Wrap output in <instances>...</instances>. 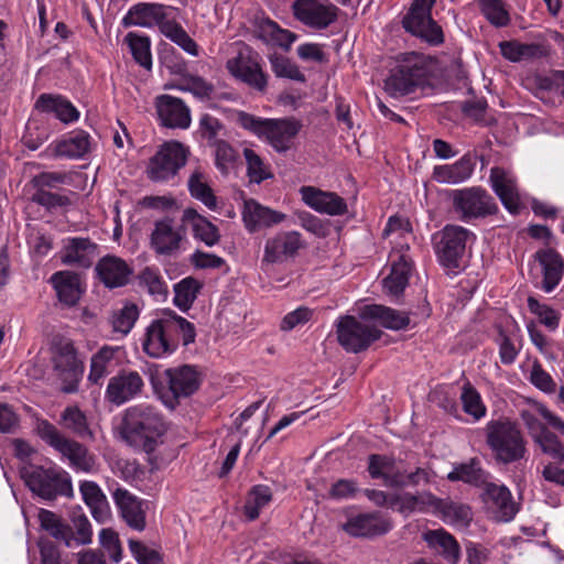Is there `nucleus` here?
Listing matches in <instances>:
<instances>
[{"mask_svg": "<svg viewBox=\"0 0 564 564\" xmlns=\"http://www.w3.org/2000/svg\"><path fill=\"white\" fill-rule=\"evenodd\" d=\"M292 12L304 26L323 31L338 20L340 9L330 0H294Z\"/></svg>", "mask_w": 564, "mask_h": 564, "instance_id": "obj_13", "label": "nucleus"}, {"mask_svg": "<svg viewBox=\"0 0 564 564\" xmlns=\"http://www.w3.org/2000/svg\"><path fill=\"white\" fill-rule=\"evenodd\" d=\"M112 499L122 519L133 530L142 531L145 528V509L143 501L124 488H117Z\"/></svg>", "mask_w": 564, "mask_h": 564, "instance_id": "obj_28", "label": "nucleus"}, {"mask_svg": "<svg viewBox=\"0 0 564 564\" xmlns=\"http://www.w3.org/2000/svg\"><path fill=\"white\" fill-rule=\"evenodd\" d=\"M361 317L378 322L381 326L393 330L403 329L410 324L406 313L378 304L366 305L361 311Z\"/></svg>", "mask_w": 564, "mask_h": 564, "instance_id": "obj_38", "label": "nucleus"}, {"mask_svg": "<svg viewBox=\"0 0 564 564\" xmlns=\"http://www.w3.org/2000/svg\"><path fill=\"white\" fill-rule=\"evenodd\" d=\"M96 245L87 238H67L64 241L62 262L88 268L94 259Z\"/></svg>", "mask_w": 564, "mask_h": 564, "instance_id": "obj_36", "label": "nucleus"}, {"mask_svg": "<svg viewBox=\"0 0 564 564\" xmlns=\"http://www.w3.org/2000/svg\"><path fill=\"white\" fill-rule=\"evenodd\" d=\"M453 207L459 219L469 223L496 213L492 197L480 187H468L452 192Z\"/></svg>", "mask_w": 564, "mask_h": 564, "instance_id": "obj_14", "label": "nucleus"}, {"mask_svg": "<svg viewBox=\"0 0 564 564\" xmlns=\"http://www.w3.org/2000/svg\"><path fill=\"white\" fill-rule=\"evenodd\" d=\"M460 400L465 413L473 416L475 421H479L486 416L487 408L479 392L470 383L464 384Z\"/></svg>", "mask_w": 564, "mask_h": 564, "instance_id": "obj_55", "label": "nucleus"}, {"mask_svg": "<svg viewBox=\"0 0 564 564\" xmlns=\"http://www.w3.org/2000/svg\"><path fill=\"white\" fill-rule=\"evenodd\" d=\"M143 384L139 372L122 371L109 380L105 397L110 403L121 405L141 393Z\"/></svg>", "mask_w": 564, "mask_h": 564, "instance_id": "obj_23", "label": "nucleus"}, {"mask_svg": "<svg viewBox=\"0 0 564 564\" xmlns=\"http://www.w3.org/2000/svg\"><path fill=\"white\" fill-rule=\"evenodd\" d=\"M532 441L555 460H564V420L545 404L533 402L520 413Z\"/></svg>", "mask_w": 564, "mask_h": 564, "instance_id": "obj_2", "label": "nucleus"}, {"mask_svg": "<svg viewBox=\"0 0 564 564\" xmlns=\"http://www.w3.org/2000/svg\"><path fill=\"white\" fill-rule=\"evenodd\" d=\"M53 364L63 381L62 391L65 393L76 392L84 372V365L78 359L72 341L63 339L54 345Z\"/></svg>", "mask_w": 564, "mask_h": 564, "instance_id": "obj_15", "label": "nucleus"}, {"mask_svg": "<svg viewBox=\"0 0 564 564\" xmlns=\"http://www.w3.org/2000/svg\"><path fill=\"white\" fill-rule=\"evenodd\" d=\"M534 257L542 267V289L550 293L563 279L564 259L556 250L551 248L536 251Z\"/></svg>", "mask_w": 564, "mask_h": 564, "instance_id": "obj_31", "label": "nucleus"}, {"mask_svg": "<svg viewBox=\"0 0 564 564\" xmlns=\"http://www.w3.org/2000/svg\"><path fill=\"white\" fill-rule=\"evenodd\" d=\"M139 317V310L134 304H124L112 315L113 330L122 335L130 333Z\"/></svg>", "mask_w": 564, "mask_h": 564, "instance_id": "obj_59", "label": "nucleus"}, {"mask_svg": "<svg viewBox=\"0 0 564 564\" xmlns=\"http://www.w3.org/2000/svg\"><path fill=\"white\" fill-rule=\"evenodd\" d=\"M402 464L386 455L372 454L368 458V471L371 478L382 479L389 487H397L402 484L400 471Z\"/></svg>", "mask_w": 564, "mask_h": 564, "instance_id": "obj_37", "label": "nucleus"}, {"mask_svg": "<svg viewBox=\"0 0 564 564\" xmlns=\"http://www.w3.org/2000/svg\"><path fill=\"white\" fill-rule=\"evenodd\" d=\"M246 229L254 234L285 220L286 215L263 206L254 199L245 200L241 212Z\"/></svg>", "mask_w": 564, "mask_h": 564, "instance_id": "obj_26", "label": "nucleus"}, {"mask_svg": "<svg viewBox=\"0 0 564 564\" xmlns=\"http://www.w3.org/2000/svg\"><path fill=\"white\" fill-rule=\"evenodd\" d=\"M117 350L113 347H102L93 356L88 376L89 381L98 383L110 372Z\"/></svg>", "mask_w": 564, "mask_h": 564, "instance_id": "obj_51", "label": "nucleus"}, {"mask_svg": "<svg viewBox=\"0 0 564 564\" xmlns=\"http://www.w3.org/2000/svg\"><path fill=\"white\" fill-rule=\"evenodd\" d=\"M269 62L271 64V69L276 77L288 78L296 82L305 80L304 74L290 58L279 54H271L269 56Z\"/></svg>", "mask_w": 564, "mask_h": 564, "instance_id": "obj_57", "label": "nucleus"}, {"mask_svg": "<svg viewBox=\"0 0 564 564\" xmlns=\"http://www.w3.org/2000/svg\"><path fill=\"white\" fill-rule=\"evenodd\" d=\"M162 34L172 42L182 47L192 56L198 55V46L196 42L187 34V32L177 22L170 20L169 23L162 25Z\"/></svg>", "mask_w": 564, "mask_h": 564, "instance_id": "obj_53", "label": "nucleus"}, {"mask_svg": "<svg viewBox=\"0 0 564 564\" xmlns=\"http://www.w3.org/2000/svg\"><path fill=\"white\" fill-rule=\"evenodd\" d=\"M34 430L36 435L66 458L73 468L85 473L95 469V456L83 444L63 435L50 421L36 419Z\"/></svg>", "mask_w": 564, "mask_h": 564, "instance_id": "obj_8", "label": "nucleus"}, {"mask_svg": "<svg viewBox=\"0 0 564 564\" xmlns=\"http://www.w3.org/2000/svg\"><path fill=\"white\" fill-rule=\"evenodd\" d=\"M257 37L267 45L279 46L288 51L296 41L297 35L290 30L282 29L272 20H264L258 25Z\"/></svg>", "mask_w": 564, "mask_h": 564, "instance_id": "obj_43", "label": "nucleus"}, {"mask_svg": "<svg viewBox=\"0 0 564 564\" xmlns=\"http://www.w3.org/2000/svg\"><path fill=\"white\" fill-rule=\"evenodd\" d=\"M502 56L510 62L535 58L544 55L543 46L539 44H525L518 41H505L499 43Z\"/></svg>", "mask_w": 564, "mask_h": 564, "instance_id": "obj_49", "label": "nucleus"}, {"mask_svg": "<svg viewBox=\"0 0 564 564\" xmlns=\"http://www.w3.org/2000/svg\"><path fill=\"white\" fill-rule=\"evenodd\" d=\"M303 247L297 231H281L264 242L262 265L280 264L294 258Z\"/></svg>", "mask_w": 564, "mask_h": 564, "instance_id": "obj_19", "label": "nucleus"}, {"mask_svg": "<svg viewBox=\"0 0 564 564\" xmlns=\"http://www.w3.org/2000/svg\"><path fill=\"white\" fill-rule=\"evenodd\" d=\"M228 72L237 79L258 91H264L268 86V74L263 72L259 55L249 47L239 51L237 56L227 61Z\"/></svg>", "mask_w": 564, "mask_h": 564, "instance_id": "obj_17", "label": "nucleus"}, {"mask_svg": "<svg viewBox=\"0 0 564 564\" xmlns=\"http://www.w3.org/2000/svg\"><path fill=\"white\" fill-rule=\"evenodd\" d=\"M79 490L93 517L98 522H106L110 517V507L100 487L94 481H83Z\"/></svg>", "mask_w": 564, "mask_h": 564, "instance_id": "obj_42", "label": "nucleus"}, {"mask_svg": "<svg viewBox=\"0 0 564 564\" xmlns=\"http://www.w3.org/2000/svg\"><path fill=\"white\" fill-rule=\"evenodd\" d=\"M302 200L317 213L341 216L348 210L346 200L334 192H325L314 186L300 188Z\"/></svg>", "mask_w": 564, "mask_h": 564, "instance_id": "obj_22", "label": "nucleus"}, {"mask_svg": "<svg viewBox=\"0 0 564 564\" xmlns=\"http://www.w3.org/2000/svg\"><path fill=\"white\" fill-rule=\"evenodd\" d=\"M167 8L160 3H138L131 7L123 18L124 25H135L141 28L159 26L162 32V25L169 23Z\"/></svg>", "mask_w": 564, "mask_h": 564, "instance_id": "obj_29", "label": "nucleus"}, {"mask_svg": "<svg viewBox=\"0 0 564 564\" xmlns=\"http://www.w3.org/2000/svg\"><path fill=\"white\" fill-rule=\"evenodd\" d=\"M89 149V134L83 130H78L62 139L51 142L44 150L43 155L48 159H79L83 158Z\"/></svg>", "mask_w": 564, "mask_h": 564, "instance_id": "obj_25", "label": "nucleus"}, {"mask_svg": "<svg viewBox=\"0 0 564 564\" xmlns=\"http://www.w3.org/2000/svg\"><path fill=\"white\" fill-rule=\"evenodd\" d=\"M195 337V327L191 322L172 310H165L144 328L141 345L145 355L161 359L177 349L180 338L187 346L194 343Z\"/></svg>", "mask_w": 564, "mask_h": 564, "instance_id": "obj_1", "label": "nucleus"}, {"mask_svg": "<svg viewBox=\"0 0 564 564\" xmlns=\"http://www.w3.org/2000/svg\"><path fill=\"white\" fill-rule=\"evenodd\" d=\"M435 0H414L408 14L403 18V28L411 34L421 37L431 45L443 43L441 26L431 18V9Z\"/></svg>", "mask_w": 564, "mask_h": 564, "instance_id": "obj_12", "label": "nucleus"}, {"mask_svg": "<svg viewBox=\"0 0 564 564\" xmlns=\"http://www.w3.org/2000/svg\"><path fill=\"white\" fill-rule=\"evenodd\" d=\"M481 13L495 26H506L510 17L501 0H477Z\"/></svg>", "mask_w": 564, "mask_h": 564, "instance_id": "obj_58", "label": "nucleus"}, {"mask_svg": "<svg viewBox=\"0 0 564 564\" xmlns=\"http://www.w3.org/2000/svg\"><path fill=\"white\" fill-rule=\"evenodd\" d=\"M447 479L480 486L486 482L487 474L480 467L479 460L471 458L466 463L454 466L453 470L447 474Z\"/></svg>", "mask_w": 564, "mask_h": 564, "instance_id": "obj_48", "label": "nucleus"}, {"mask_svg": "<svg viewBox=\"0 0 564 564\" xmlns=\"http://www.w3.org/2000/svg\"><path fill=\"white\" fill-rule=\"evenodd\" d=\"M188 150L177 141H166L159 147L145 166L147 177L154 183H167L175 178L186 164Z\"/></svg>", "mask_w": 564, "mask_h": 564, "instance_id": "obj_10", "label": "nucleus"}, {"mask_svg": "<svg viewBox=\"0 0 564 564\" xmlns=\"http://www.w3.org/2000/svg\"><path fill=\"white\" fill-rule=\"evenodd\" d=\"M35 108L41 112L54 116L65 124L79 119V111L76 107L59 95L42 94L35 102Z\"/></svg>", "mask_w": 564, "mask_h": 564, "instance_id": "obj_34", "label": "nucleus"}, {"mask_svg": "<svg viewBox=\"0 0 564 564\" xmlns=\"http://www.w3.org/2000/svg\"><path fill=\"white\" fill-rule=\"evenodd\" d=\"M99 543L112 562L119 563L122 560L121 543L113 530L102 529L99 532Z\"/></svg>", "mask_w": 564, "mask_h": 564, "instance_id": "obj_62", "label": "nucleus"}, {"mask_svg": "<svg viewBox=\"0 0 564 564\" xmlns=\"http://www.w3.org/2000/svg\"><path fill=\"white\" fill-rule=\"evenodd\" d=\"M176 88L181 91L191 93L198 99H209L214 86L198 76H185L177 84Z\"/></svg>", "mask_w": 564, "mask_h": 564, "instance_id": "obj_60", "label": "nucleus"}, {"mask_svg": "<svg viewBox=\"0 0 564 564\" xmlns=\"http://www.w3.org/2000/svg\"><path fill=\"white\" fill-rule=\"evenodd\" d=\"M59 424L79 438H95L87 415L77 405H69L63 410Z\"/></svg>", "mask_w": 564, "mask_h": 564, "instance_id": "obj_44", "label": "nucleus"}, {"mask_svg": "<svg viewBox=\"0 0 564 564\" xmlns=\"http://www.w3.org/2000/svg\"><path fill=\"white\" fill-rule=\"evenodd\" d=\"M433 62L425 55L408 53L386 80V90L393 97L404 96L423 88L430 82Z\"/></svg>", "mask_w": 564, "mask_h": 564, "instance_id": "obj_7", "label": "nucleus"}, {"mask_svg": "<svg viewBox=\"0 0 564 564\" xmlns=\"http://www.w3.org/2000/svg\"><path fill=\"white\" fill-rule=\"evenodd\" d=\"M474 169V160L469 155H464L452 164L434 166L432 177L441 184L456 185L467 181Z\"/></svg>", "mask_w": 564, "mask_h": 564, "instance_id": "obj_35", "label": "nucleus"}, {"mask_svg": "<svg viewBox=\"0 0 564 564\" xmlns=\"http://www.w3.org/2000/svg\"><path fill=\"white\" fill-rule=\"evenodd\" d=\"M165 431L161 414L150 405H135L126 411L121 438L130 446L145 453L153 452Z\"/></svg>", "mask_w": 564, "mask_h": 564, "instance_id": "obj_3", "label": "nucleus"}, {"mask_svg": "<svg viewBox=\"0 0 564 564\" xmlns=\"http://www.w3.org/2000/svg\"><path fill=\"white\" fill-rule=\"evenodd\" d=\"M50 282L59 302L66 306L76 305L85 291L80 276L72 271L55 272Z\"/></svg>", "mask_w": 564, "mask_h": 564, "instance_id": "obj_30", "label": "nucleus"}, {"mask_svg": "<svg viewBox=\"0 0 564 564\" xmlns=\"http://www.w3.org/2000/svg\"><path fill=\"white\" fill-rule=\"evenodd\" d=\"M434 514L456 528H467L473 520V511L468 505L438 498Z\"/></svg>", "mask_w": 564, "mask_h": 564, "instance_id": "obj_41", "label": "nucleus"}, {"mask_svg": "<svg viewBox=\"0 0 564 564\" xmlns=\"http://www.w3.org/2000/svg\"><path fill=\"white\" fill-rule=\"evenodd\" d=\"M389 260L391 263V271L390 274L383 279V288L388 294L398 296L408 285L412 270V260L409 256V245L402 243L400 249L392 248Z\"/></svg>", "mask_w": 564, "mask_h": 564, "instance_id": "obj_21", "label": "nucleus"}, {"mask_svg": "<svg viewBox=\"0 0 564 564\" xmlns=\"http://www.w3.org/2000/svg\"><path fill=\"white\" fill-rule=\"evenodd\" d=\"M37 519L43 530L47 531L53 538L64 540L67 545L69 544L67 541L68 527L56 513L46 509H40Z\"/></svg>", "mask_w": 564, "mask_h": 564, "instance_id": "obj_56", "label": "nucleus"}, {"mask_svg": "<svg viewBox=\"0 0 564 564\" xmlns=\"http://www.w3.org/2000/svg\"><path fill=\"white\" fill-rule=\"evenodd\" d=\"M271 500L272 491L268 486H253L245 505V514L249 520L257 519L260 514V511L267 507Z\"/></svg>", "mask_w": 564, "mask_h": 564, "instance_id": "obj_52", "label": "nucleus"}, {"mask_svg": "<svg viewBox=\"0 0 564 564\" xmlns=\"http://www.w3.org/2000/svg\"><path fill=\"white\" fill-rule=\"evenodd\" d=\"M96 271L104 284L110 289L127 284L132 273L126 261L115 256L100 259L96 265Z\"/></svg>", "mask_w": 564, "mask_h": 564, "instance_id": "obj_33", "label": "nucleus"}, {"mask_svg": "<svg viewBox=\"0 0 564 564\" xmlns=\"http://www.w3.org/2000/svg\"><path fill=\"white\" fill-rule=\"evenodd\" d=\"M203 284L196 278L186 276L173 286L174 305L182 312H187L196 301Z\"/></svg>", "mask_w": 564, "mask_h": 564, "instance_id": "obj_45", "label": "nucleus"}, {"mask_svg": "<svg viewBox=\"0 0 564 564\" xmlns=\"http://www.w3.org/2000/svg\"><path fill=\"white\" fill-rule=\"evenodd\" d=\"M383 235L387 237L395 235V238H400L401 241H395V246L393 247L400 249L402 243L409 245L408 239L411 237L410 224L401 217L391 216L383 230Z\"/></svg>", "mask_w": 564, "mask_h": 564, "instance_id": "obj_63", "label": "nucleus"}, {"mask_svg": "<svg viewBox=\"0 0 564 564\" xmlns=\"http://www.w3.org/2000/svg\"><path fill=\"white\" fill-rule=\"evenodd\" d=\"M476 240L474 231L459 225H446L434 236L437 261L448 273L457 274Z\"/></svg>", "mask_w": 564, "mask_h": 564, "instance_id": "obj_4", "label": "nucleus"}, {"mask_svg": "<svg viewBox=\"0 0 564 564\" xmlns=\"http://www.w3.org/2000/svg\"><path fill=\"white\" fill-rule=\"evenodd\" d=\"M486 442L497 462L511 464L524 458L527 441L516 423L491 420L485 426Z\"/></svg>", "mask_w": 564, "mask_h": 564, "instance_id": "obj_6", "label": "nucleus"}, {"mask_svg": "<svg viewBox=\"0 0 564 564\" xmlns=\"http://www.w3.org/2000/svg\"><path fill=\"white\" fill-rule=\"evenodd\" d=\"M243 156L247 163V175L250 182L259 184L273 176L270 166L264 163L262 158L256 153L254 150L245 148Z\"/></svg>", "mask_w": 564, "mask_h": 564, "instance_id": "obj_54", "label": "nucleus"}, {"mask_svg": "<svg viewBox=\"0 0 564 564\" xmlns=\"http://www.w3.org/2000/svg\"><path fill=\"white\" fill-rule=\"evenodd\" d=\"M182 223L189 226L195 239L203 241L206 246L213 247L218 243L220 235L217 227L194 208H186L182 214Z\"/></svg>", "mask_w": 564, "mask_h": 564, "instance_id": "obj_39", "label": "nucleus"}, {"mask_svg": "<svg viewBox=\"0 0 564 564\" xmlns=\"http://www.w3.org/2000/svg\"><path fill=\"white\" fill-rule=\"evenodd\" d=\"M187 241L186 228L172 217L154 221L150 234V248L156 256L175 257Z\"/></svg>", "mask_w": 564, "mask_h": 564, "instance_id": "obj_11", "label": "nucleus"}, {"mask_svg": "<svg viewBox=\"0 0 564 564\" xmlns=\"http://www.w3.org/2000/svg\"><path fill=\"white\" fill-rule=\"evenodd\" d=\"M170 395L164 403L174 408L178 399L194 394L202 383V375L196 367L183 365L164 371Z\"/></svg>", "mask_w": 564, "mask_h": 564, "instance_id": "obj_18", "label": "nucleus"}, {"mask_svg": "<svg viewBox=\"0 0 564 564\" xmlns=\"http://www.w3.org/2000/svg\"><path fill=\"white\" fill-rule=\"evenodd\" d=\"M490 181L494 191L501 199L503 206L513 214L518 213L521 203L513 175L503 169L492 167L490 171Z\"/></svg>", "mask_w": 564, "mask_h": 564, "instance_id": "obj_32", "label": "nucleus"}, {"mask_svg": "<svg viewBox=\"0 0 564 564\" xmlns=\"http://www.w3.org/2000/svg\"><path fill=\"white\" fill-rule=\"evenodd\" d=\"M140 280L150 294L156 296H165L167 294L166 283L156 270L151 268L144 269L140 275Z\"/></svg>", "mask_w": 564, "mask_h": 564, "instance_id": "obj_64", "label": "nucleus"}, {"mask_svg": "<svg viewBox=\"0 0 564 564\" xmlns=\"http://www.w3.org/2000/svg\"><path fill=\"white\" fill-rule=\"evenodd\" d=\"M338 343L348 352H360L379 338V332L354 316H341L336 323Z\"/></svg>", "mask_w": 564, "mask_h": 564, "instance_id": "obj_16", "label": "nucleus"}, {"mask_svg": "<svg viewBox=\"0 0 564 564\" xmlns=\"http://www.w3.org/2000/svg\"><path fill=\"white\" fill-rule=\"evenodd\" d=\"M343 529L351 536L371 538L389 532L392 522L378 512L362 513L349 518Z\"/></svg>", "mask_w": 564, "mask_h": 564, "instance_id": "obj_27", "label": "nucleus"}, {"mask_svg": "<svg viewBox=\"0 0 564 564\" xmlns=\"http://www.w3.org/2000/svg\"><path fill=\"white\" fill-rule=\"evenodd\" d=\"M481 497L488 513L499 522L511 521L519 510L505 485L486 484Z\"/></svg>", "mask_w": 564, "mask_h": 564, "instance_id": "obj_20", "label": "nucleus"}, {"mask_svg": "<svg viewBox=\"0 0 564 564\" xmlns=\"http://www.w3.org/2000/svg\"><path fill=\"white\" fill-rule=\"evenodd\" d=\"M124 42L130 48L134 61L142 67L150 69L152 67L151 42L145 35L129 32Z\"/></svg>", "mask_w": 564, "mask_h": 564, "instance_id": "obj_50", "label": "nucleus"}, {"mask_svg": "<svg viewBox=\"0 0 564 564\" xmlns=\"http://www.w3.org/2000/svg\"><path fill=\"white\" fill-rule=\"evenodd\" d=\"M155 108L163 126L178 129H187L191 126V111L182 99L160 95L155 98Z\"/></svg>", "mask_w": 564, "mask_h": 564, "instance_id": "obj_24", "label": "nucleus"}, {"mask_svg": "<svg viewBox=\"0 0 564 564\" xmlns=\"http://www.w3.org/2000/svg\"><path fill=\"white\" fill-rule=\"evenodd\" d=\"M422 538L430 549L438 552L446 561L452 564L458 562L460 547L454 536L444 529L429 530Z\"/></svg>", "mask_w": 564, "mask_h": 564, "instance_id": "obj_40", "label": "nucleus"}, {"mask_svg": "<svg viewBox=\"0 0 564 564\" xmlns=\"http://www.w3.org/2000/svg\"><path fill=\"white\" fill-rule=\"evenodd\" d=\"M528 306L531 313L538 316L541 324L547 327L551 332L557 329L560 325L561 314L550 307L549 305L541 304L534 297L528 299Z\"/></svg>", "mask_w": 564, "mask_h": 564, "instance_id": "obj_61", "label": "nucleus"}, {"mask_svg": "<svg viewBox=\"0 0 564 564\" xmlns=\"http://www.w3.org/2000/svg\"><path fill=\"white\" fill-rule=\"evenodd\" d=\"M20 474L25 485L44 499L69 496L73 491L68 473L59 467L43 468L25 465L21 467Z\"/></svg>", "mask_w": 564, "mask_h": 564, "instance_id": "obj_9", "label": "nucleus"}, {"mask_svg": "<svg viewBox=\"0 0 564 564\" xmlns=\"http://www.w3.org/2000/svg\"><path fill=\"white\" fill-rule=\"evenodd\" d=\"M238 123L258 138L265 140L276 152L292 149L302 124L294 118L265 119L240 111Z\"/></svg>", "mask_w": 564, "mask_h": 564, "instance_id": "obj_5", "label": "nucleus"}, {"mask_svg": "<svg viewBox=\"0 0 564 564\" xmlns=\"http://www.w3.org/2000/svg\"><path fill=\"white\" fill-rule=\"evenodd\" d=\"M437 497L431 492H422L419 495L404 494L395 497V505L400 512H432L434 513Z\"/></svg>", "mask_w": 564, "mask_h": 564, "instance_id": "obj_47", "label": "nucleus"}, {"mask_svg": "<svg viewBox=\"0 0 564 564\" xmlns=\"http://www.w3.org/2000/svg\"><path fill=\"white\" fill-rule=\"evenodd\" d=\"M187 185L192 197L202 202L209 209H216L217 199L209 185V177L206 173L200 169L195 170L191 174Z\"/></svg>", "mask_w": 564, "mask_h": 564, "instance_id": "obj_46", "label": "nucleus"}]
</instances>
